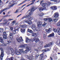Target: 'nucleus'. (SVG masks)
<instances>
[{
  "mask_svg": "<svg viewBox=\"0 0 60 60\" xmlns=\"http://www.w3.org/2000/svg\"><path fill=\"white\" fill-rule=\"evenodd\" d=\"M11 50V54L12 56L13 55V53H14L15 55H20L21 53L24 52V51L22 49H20L19 50V51L18 52V51L17 50H15V51H13V49L12 48H11L10 49Z\"/></svg>",
  "mask_w": 60,
  "mask_h": 60,
  "instance_id": "f257e3e1",
  "label": "nucleus"
},
{
  "mask_svg": "<svg viewBox=\"0 0 60 60\" xmlns=\"http://www.w3.org/2000/svg\"><path fill=\"white\" fill-rule=\"evenodd\" d=\"M33 12L31 11L29 13L28 15H26L25 16L23 17V18H27L28 20H32L33 19V17H31L30 16H31V15L33 14Z\"/></svg>",
  "mask_w": 60,
  "mask_h": 60,
  "instance_id": "f03ea898",
  "label": "nucleus"
},
{
  "mask_svg": "<svg viewBox=\"0 0 60 60\" xmlns=\"http://www.w3.org/2000/svg\"><path fill=\"white\" fill-rule=\"evenodd\" d=\"M0 49L1 51V53L0 55V59L1 60H3V57L4 55V52L3 51V49L2 48H0Z\"/></svg>",
  "mask_w": 60,
  "mask_h": 60,
  "instance_id": "7ed1b4c3",
  "label": "nucleus"
},
{
  "mask_svg": "<svg viewBox=\"0 0 60 60\" xmlns=\"http://www.w3.org/2000/svg\"><path fill=\"white\" fill-rule=\"evenodd\" d=\"M14 1H11L10 2L9 5H8V6L7 7V8L8 9H10V8H11V7H12V6H14V4H11Z\"/></svg>",
  "mask_w": 60,
  "mask_h": 60,
  "instance_id": "20e7f679",
  "label": "nucleus"
},
{
  "mask_svg": "<svg viewBox=\"0 0 60 60\" xmlns=\"http://www.w3.org/2000/svg\"><path fill=\"white\" fill-rule=\"evenodd\" d=\"M31 28L33 29V30L34 31H35V30L36 31H40V30L39 29L37 30V28L36 27L35 25L34 24H33L32 25Z\"/></svg>",
  "mask_w": 60,
  "mask_h": 60,
  "instance_id": "39448f33",
  "label": "nucleus"
},
{
  "mask_svg": "<svg viewBox=\"0 0 60 60\" xmlns=\"http://www.w3.org/2000/svg\"><path fill=\"white\" fill-rule=\"evenodd\" d=\"M31 50V48L30 47H27L26 48V49L25 50L23 51V53H27V51H29Z\"/></svg>",
  "mask_w": 60,
  "mask_h": 60,
  "instance_id": "423d86ee",
  "label": "nucleus"
},
{
  "mask_svg": "<svg viewBox=\"0 0 60 60\" xmlns=\"http://www.w3.org/2000/svg\"><path fill=\"white\" fill-rule=\"evenodd\" d=\"M16 40V41L19 42H20L21 41H23V40L22 39V38L21 37H20L19 38H17Z\"/></svg>",
  "mask_w": 60,
  "mask_h": 60,
  "instance_id": "0eeeda50",
  "label": "nucleus"
},
{
  "mask_svg": "<svg viewBox=\"0 0 60 60\" xmlns=\"http://www.w3.org/2000/svg\"><path fill=\"white\" fill-rule=\"evenodd\" d=\"M38 26V27H41V25H42V22L41 21H38L37 22Z\"/></svg>",
  "mask_w": 60,
  "mask_h": 60,
  "instance_id": "6e6552de",
  "label": "nucleus"
},
{
  "mask_svg": "<svg viewBox=\"0 0 60 60\" xmlns=\"http://www.w3.org/2000/svg\"><path fill=\"white\" fill-rule=\"evenodd\" d=\"M42 6L43 7V8L45 10H46V7L48 6V4L46 3H43L42 4Z\"/></svg>",
  "mask_w": 60,
  "mask_h": 60,
  "instance_id": "1a4fd4ad",
  "label": "nucleus"
},
{
  "mask_svg": "<svg viewBox=\"0 0 60 60\" xmlns=\"http://www.w3.org/2000/svg\"><path fill=\"white\" fill-rule=\"evenodd\" d=\"M33 40L35 41V42H37L38 41H40L39 39V38H37L36 37H34L33 39Z\"/></svg>",
  "mask_w": 60,
  "mask_h": 60,
  "instance_id": "9d476101",
  "label": "nucleus"
},
{
  "mask_svg": "<svg viewBox=\"0 0 60 60\" xmlns=\"http://www.w3.org/2000/svg\"><path fill=\"white\" fill-rule=\"evenodd\" d=\"M33 41L34 40L32 39H29L28 38H27L26 39V40L25 41L26 42H30V41Z\"/></svg>",
  "mask_w": 60,
  "mask_h": 60,
  "instance_id": "9b49d317",
  "label": "nucleus"
},
{
  "mask_svg": "<svg viewBox=\"0 0 60 60\" xmlns=\"http://www.w3.org/2000/svg\"><path fill=\"white\" fill-rule=\"evenodd\" d=\"M25 22L26 23H27L29 25H31V24L32 23V22H31L30 21H25Z\"/></svg>",
  "mask_w": 60,
  "mask_h": 60,
  "instance_id": "f8f14e48",
  "label": "nucleus"
},
{
  "mask_svg": "<svg viewBox=\"0 0 60 60\" xmlns=\"http://www.w3.org/2000/svg\"><path fill=\"white\" fill-rule=\"evenodd\" d=\"M51 8L52 10H56L57 9V8L56 6H53L51 7Z\"/></svg>",
  "mask_w": 60,
  "mask_h": 60,
  "instance_id": "ddd939ff",
  "label": "nucleus"
},
{
  "mask_svg": "<svg viewBox=\"0 0 60 60\" xmlns=\"http://www.w3.org/2000/svg\"><path fill=\"white\" fill-rule=\"evenodd\" d=\"M3 38L4 39H6V32H3Z\"/></svg>",
  "mask_w": 60,
  "mask_h": 60,
  "instance_id": "4468645a",
  "label": "nucleus"
},
{
  "mask_svg": "<svg viewBox=\"0 0 60 60\" xmlns=\"http://www.w3.org/2000/svg\"><path fill=\"white\" fill-rule=\"evenodd\" d=\"M59 15L58 13H55V15L54 16V17L55 18H57L58 17H59Z\"/></svg>",
  "mask_w": 60,
  "mask_h": 60,
  "instance_id": "2eb2a0df",
  "label": "nucleus"
},
{
  "mask_svg": "<svg viewBox=\"0 0 60 60\" xmlns=\"http://www.w3.org/2000/svg\"><path fill=\"white\" fill-rule=\"evenodd\" d=\"M10 38L11 40H12L13 38V35H12V34L11 33H10Z\"/></svg>",
  "mask_w": 60,
  "mask_h": 60,
  "instance_id": "dca6fc26",
  "label": "nucleus"
},
{
  "mask_svg": "<svg viewBox=\"0 0 60 60\" xmlns=\"http://www.w3.org/2000/svg\"><path fill=\"white\" fill-rule=\"evenodd\" d=\"M43 10H45L44 8L42 7H40L38 8V10L40 11H42Z\"/></svg>",
  "mask_w": 60,
  "mask_h": 60,
  "instance_id": "f3484780",
  "label": "nucleus"
},
{
  "mask_svg": "<svg viewBox=\"0 0 60 60\" xmlns=\"http://www.w3.org/2000/svg\"><path fill=\"white\" fill-rule=\"evenodd\" d=\"M25 56L27 58L29 59V60H32V59L31 57H29V56L26 55Z\"/></svg>",
  "mask_w": 60,
  "mask_h": 60,
  "instance_id": "a211bd4d",
  "label": "nucleus"
},
{
  "mask_svg": "<svg viewBox=\"0 0 60 60\" xmlns=\"http://www.w3.org/2000/svg\"><path fill=\"white\" fill-rule=\"evenodd\" d=\"M54 36V33H53L51 34H50L48 36V37H53Z\"/></svg>",
  "mask_w": 60,
  "mask_h": 60,
  "instance_id": "6ab92c4d",
  "label": "nucleus"
},
{
  "mask_svg": "<svg viewBox=\"0 0 60 60\" xmlns=\"http://www.w3.org/2000/svg\"><path fill=\"white\" fill-rule=\"evenodd\" d=\"M46 31L47 33H50L51 31V28H49V30H46Z\"/></svg>",
  "mask_w": 60,
  "mask_h": 60,
  "instance_id": "aec40b11",
  "label": "nucleus"
},
{
  "mask_svg": "<svg viewBox=\"0 0 60 60\" xmlns=\"http://www.w3.org/2000/svg\"><path fill=\"white\" fill-rule=\"evenodd\" d=\"M28 31L30 34H33V31H32L31 30H29V29H28Z\"/></svg>",
  "mask_w": 60,
  "mask_h": 60,
  "instance_id": "412c9836",
  "label": "nucleus"
},
{
  "mask_svg": "<svg viewBox=\"0 0 60 60\" xmlns=\"http://www.w3.org/2000/svg\"><path fill=\"white\" fill-rule=\"evenodd\" d=\"M20 47H21L22 48H25V47L26 46V45L25 44H24L23 45H20Z\"/></svg>",
  "mask_w": 60,
  "mask_h": 60,
  "instance_id": "4be33fe9",
  "label": "nucleus"
},
{
  "mask_svg": "<svg viewBox=\"0 0 60 60\" xmlns=\"http://www.w3.org/2000/svg\"><path fill=\"white\" fill-rule=\"evenodd\" d=\"M21 31L22 33H24L25 31V29H21Z\"/></svg>",
  "mask_w": 60,
  "mask_h": 60,
  "instance_id": "5701e85b",
  "label": "nucleus"
},
{
  "mask_svg": "<svg viewBox=\"0 0 60 60\" xmlns=\"http://www.w3.org/2000/svg\"><path fill=\"white\" fill-rule=\"evenodd\" d=\"M48 20L49 22H51V21H53L52 19L51 18H48Z\"/></svg>",
  "mask_w": 60,
  "mask_h": 60,
  "instance_id": "b1692460",
  "label": "nucleus"
},
{
  "mask_svg": "<svg viewBox=\"0 0 60 60\" xmlns=\"http://www.w3.org/2000/svg\"><path fill=\"white\" fill-rule=\"evenodd\" d=\"M49 46H50L49 45V44H46L45 46H44V47L45 48H47V47H49Z\"/></svg>",
  "mask_w": 60,
  "mask_h": 60,
  "instance_id": "393cba45",
  "label": "nucleus"
},
{
  "mask_svg": "<svg viewBox=\"0 0 60 60\" xmlns=\"http://www.w3.org/2000/svg\"><path fill=\"white\" fill-rule=\"evenodd\" d=\"M6 9H7H7L5 8V9H4L3 10H2L0 12V14H1V13H2V12H3V11H5V10H6Z\"/></svg>",
  "mask_w": 60,
  "mask_h": 60,
  "instance_id": "a878e982",
  "label": "nucleus"
},
{
  "mask_svg": "<svg viewBox=\"0 0 60 60\" xmlns=\"http://www.w3.org/2000/svg\"><path fill=\"white\" fill-rule=\"evenodd\" d=\"M35 10V9L34 7H33L31 9V11L33 12V11H34Z\"/></svg>",
  "mask_w": 60,
  "mask_h": 60,
  "instance_id": "bb28decb",
  "label": "nucleus"
},
{
  "mask_svg": "<svg viewBox=\"0 0 60 60\" xmlns=\"http://www.w3.org/2000/svg\"><path fill=\"white\" fill-rule=\"evenodd\" d=\"M13 57H11V59L7 58L5 60H13Z\"/></svg>",
  "mask_w": 60,
  "mask_h": 60,
  "instance_id": "cd10ccee",
  "label": "nucleus"
},
{
  "mask_svg": "<svg viewBox=\"0 0 60 60\" xmlns=\"http://www.w3.org/2000/svg\"><path fill=\"white\" fill-rule=\"evenodd\" d=\"M46 25H47V23H46L45 22H44V23L42 24V26H43L44 27L45 26H46Z\"/></svg>",
  "mask_w": 60,
  "mask_h": 60,
  "instance_id": "c85d7f7f",
  "label": "nucleus"
},
{
  "mask_svg": "<svg viewBox=\"0 0 60 60\" xmlns=\"http://www.w3.org/2000/svg\"><path fill=\"white\" fill-rule=\"evenodd\" d=\"M0 42H4L3 39L1 37L0 38Z\"/></svg>",
  "mask_w": 60,
  "mask_h": 60,
  "instance_id": "c756f323",
  "label": "nucleus"
},
{
  "mask_svg": "<svg viewBox=\"0 0 60 60\" xmlns=\"http://www.w3.org/2000/svg\"><path fill=\"white\" fill-rule=\"evenodd\" d=\"M10 43H11V41L10 40L8 41L7 42V43L8 44H9Z\"/></svg>",
  "mask_w": 60,
  "mask_h": 60,
  "instance_id": "7c9ffc66",
  "label": "nucleus"
},
{
  "mask_svg": "<svg viewBox=\"0 0 60 60\" xmlns=\"http://www.w3.org/2000/svg\"><path fill=\"white\" fill-rule=\"evenodd\" d=\"M56 25L57 26H60V20L59 22L57 23H56Z\"/></svg>",
  "mask_w": 60,
  "mask_h": 60,
  "instance_id": "2f4dec72",
  "label": "nucleus"
},
{
  "mask_svg": "<svg viewBox=\"0 0 60 60\" xmlns=\"http://www.w3.org/2000/svg\"><path fill=\"white\" fill-rule=\"evenodd\" d=\"M43 53L42 54H41L40 55V58H41V59H42V58L43 57Z\"/></svg>",
  "mask_w": 60,
  "mask_h": 60,
  "instance_id": "473e14b6",
  "label": "nucleus"
},
{
  "mask_svg": "<svg viewBox=\"0 0 60 60\" xmlns=\"http://www.w3.org/2000/svg\"><path fill=\"white\" fill-rule=\"evenodd\" d=\"M4 29L3 28H0V33L1 32H3L4 31Z\"/></svg>",
  "mask_w": 60,
  "mask_h": 60,
  "instance_id": "72a5a7b5",
  "label": "nucleus"
},
{
  "mask_svg": "<svg viewBox=\"0 0 60 60\" xmlns=\"http://www.w3.org/2000/svg\"><path fill=\"white\" fill-rule=\"evenodd\" d=\"M40 16H43V14L42 12L40 13L39 14Z\"/></svg>",
  "mask_w": 60,
  "mask_h": 60,
  "instance_id": "f704fd0d",
  "label": "nucleus"
},
{
  "mask_svg": "<svg viewBox=\"0 0 60 60\" xmlns=\"http://www.w3.org/2000/svg\"><path fill=\"white\" fill-rule=\"evenodd\" d=\"M51 1H53L54 2H56V3H58V1L56 0H50Z\"/></svg>",
  "mask_w": 60,
  "mask_h": 60,
  "instance_id": "c9c22d12",
  "label": "nucleus"
},
{
  "mask_svg": "<svg viewBox=\"0 0 60 60\" xmlns=\"http://www.w3.org/2000/svg\"><path fill=\"white\" fill-rule=\"evenodd\" d=\"M57 33H60V29L58 28L57 30Z\"/></svg>",
  "mask_w": 60,
  "mask_h": 60,
  "instance_id": "e433bc0d",
  "label": "nucleus"
},
{
  "mask_svg": "<svg viewBox=\"0 0 60 60\" xmlns=\"http://www.w3.org/2000/svg\"><path fill=\"white\" fill-rule=\"evenodd\" d=\"M42 52L43 53H44V52H46V49L43 50H42Z\"/></svg>",
  "mask_w": 60,
  "mask_h": 60,
  "instance_id": "4c0bfd02",
  "label": "nucleus"
},
{
  "mask_svg": "<svg viewBox=\"0 0 60 60\" xmlns=\"http://www.w3.org/2000/svg\"><path fill=\"white\" fill-rule=\"evenodd\" d=\"M53 31L54 32H57V30H56V29L55 28H53Z\"/></svg>",
  "mask_w": 60,
  "mask_h": 60,
  "instance_id": "58836bf2",
  "label": "nucleus"
},
{
  "mask_svg": "<svg viewBox=\"0 0 60 60\" xmlns=\"http://www.w3.org/2000/svg\"><path fill=\"white\" fill-rule=\"evenodd\" d=\"M7 23V22H6L4 23H2V24L3 25H6Z\"/></svg>",
  "mask_w": 60,
  "mask_h": 60,
  "instance_id": "ea45409f",
  "label": "nucleus"
},
{
  "mask_svg": "<svg viewBox=\"0 0 60 60\" xmlns=\"http://www.w3.org/2000/svg\"><path fill=\"white\" fill-rule=\"evenodd\" d=\"M13 20V19H8L7 21L8 22H9V21H11V20Z\"/></svg>",
  "mask_w": 60,
  "mask_h": 60,
  "instance_id": "a19ab883",
  "label": "nucleus"
},
{
  "mask_svg": "<svg viewBox=\"0 0 60 60\" xmlns=\"http://www.w3.org/2000/svg\"><path fill=\"white\" fill-rule=\"evenodd\" d=\"M16 30H13V33L14 34H16Z\"/></svg>",
  "mask_w": 60,
  "mask_h": 60,
  "instance_id": "79ce46f5",
  "label": "nucleus"
},
{
  "mask_svg": "<svg viewBox=\"0 0 60 60\" xmlns=\"http://www.w3.org/2000/svg\"><path fill=\"white\" fill-rule=\"evenodd\" d=\"M26 0H25L24 1H23L22 3H20V4L18 5V6L19 5H21V4H23V3H25V2H26Z\"/></svg>",
  "mask_w": 60,
  "mask_h": 60,
  "instance_id": "37998d69",
  "label": "nucleus"
},
{
  "mask_svg": "<svg viewBox=\"0 0 60 60\" xmlns=\"http://www.w3.org/2000/svg\"><path fill=\"white\" fill-rule=\"evenodd\" d=\"M27 26V25H23V28H25Z\"/></svg>",
  "mask_w": 60,
  "mask_h": 60,
  "instance_id": "c03bdc74",
  "label": "nucleus"
},
{
  "mask_svg": "<svg viewBox=\"0 0 60 60\" xmlns=\"http://www.w3.org/2000/svg\"><path fill=\"white\" fill-rule=\"evenodd\" d=\"M53 44L54 43L53 42L50 43L49 44V46H50V45H53Z\"/></svg>",
  "mask_w": 60,
  "mask_h": 60,
  "instance_id": "a18cd8bd",
  "label": "nucleus"
},
{
  "mask_svg": "<svg viewBox=\"0 0 60 60\" xmlns=\"http://www.w3.org/2000/svg\"><path fill=\"white\" fill-rule=\"evenodd\" d=\"M53 20L54 22H56L57 21V19H53Z\"/></svg>",
  "mask_w": 60,
  "mask_h": 60,
  "instance_id": "49530a36",
  "label": "nucleus"
},
{
  "mask_svg": "<svg viewBox=\"0 0 60 60\" xmlns=\"http://www.w3.org/2000/svg\"><path fill=\"white\" fill-rule=\"evenodd\" d=\"M48 18H44V21H47V20H48Z\"/></svg>",
  "mask_w": 60,
  "mask_h": 60,
  "instance_id": "de8ad7c7",
  "label": "nucleus"
},
{
  "mask_svg": "<svg viewBox=\"0 0 60 60\" xmlns=\"http://www.w3.org/2000/svg\"><path fill=\"white\" fill-rule=\"evenodd\" d=\"M32 36H35V33H34L32 34Z\"/></svg>",
  "mask_w": 60,
  "mask_h": 60,
  "instance_id": "09e8293b",
  "label": "nucleus"
},
{
  "mask_svg": "<svg viewBox=\"0 0 60 60\" xmlns=\"http://www.w3.org/2000/svg\"><path fill=\"white\" fill-rule=\"evenodd\" d=\"M39 48L37 49H35L34 50H35V51H38V50H39Z\"/></svg>",
  "mask_w": 60,
  "mask_h": 60,
  "instance_id": "8fccbe9b",
  "label": "nucleus"
},
{
  "mask_svg": "<svg viewBox=\"0 0 60 60\" xmlns=\"http://www.w3.org/2000/svg\"><path fill=\"white\" fill-rule=\"evenodd\" d=\"M43 37L44 39H45V37H46V35H45V34H44L43 35Z\"/></svg>",
  "mask_w": 60,
  "mask_h": 60,
  "instance_id": "3c124183",
  "label": "nucleus"
},
{
  "mask_svg": "<svg viewBox=\"0 0 60 60\" xmlns=\"http://www.w3.org/2000/svg\"><path fill=\"white\" fill-rule=\"evenodd\" d=\"M45 50L46 52L47 51H49V49L45 48Z\"/></svg>",
  "mask_w": 60,
  "mask_h": 60,
  "instance_id": "603ef678",
  "label": "nucleus"
},
{
  "mask_svg": "<svg viewBox=\"0 0 60 60\" xmlns=\"http://www.w3.org/2000/svg\"><path fill=\"white\" fill-rule=\"evenodd\" d=\"M10 15H5L3 16L4 17H10Z\"/></svg>",
  "mask_w": 60,
  "mask_h": 60,
  "instance_id": "864d4df0",
  "label": "nucleus"
},
{
  "mask_svg": "<svg viewBox=\"0 0 60 60\" xmlns=\"http://www.w3.org/2000/svg\"><path fill=\"white\" fill-rule=\"evenodd\" d=\"M39 56V55L37 54L36 55V58H37V57H38Z\"/></svg>",
  "mask_w": 60,
  "mask_h": 60,
  "instance_id": "5fc2aeb1",
  "label": "nucleus"
},
{
  "mask_svg": "<svg viewBox=\"0 0 60 60\" xmlns=\"http://www.w3.org/2000/svg\"><path fill=\"white\" fill-rule=\"evenodd\" d=\"M19 9H17L16 11L15 12V13H18L19 12L18 11V10H19Z\"/></svg>",
  "mask_w": 60,
  "mask_h": 60,
  "instance_id": "6e6d98bb",
  "label": "nucleus"
},
{
  "mask_svg": "<svg viewBox=\"0 0 60 60\" xmlns=\"http://www.w3.org/2000/svg\"><path fill=\"white\" fill-rule=\"evenodd\" d=\"M12 23H13L14 24L16 23V21H14L12 22Z\"/></svg>",
  "mask_w": 60,
  "mask_h": 60,
  "instance_id": "4d7b16f0",
  "label": "nucleus"
},
{
  "mask_svg": "<svg viewBox=\"0 0 60 60\" xmlns=\"http://www.w3.org/2000/svg\"><path fill=\"white\" fill-rule=\"evenodd\" d=\"M1 45L2 46H5L6 45V44H3Z\"/></svg>",
  "mask_w": 60,
  "mask_h": 60,
  "instance_id": "13d9d810",
  "label": "nucleus"
},
{
  "mask_svg": "<svg viewBox=\"0 0 60 60\" xmlns=\"http://www.w3.org/2000/svg\"><path fill=\"white\" fill-rule=\"evenodd\" d=\"M10 29H11V30L12 31V30H13V27H10Z\"/></svg>",
  "mask_w": 60,
  "mask_h": 60,
  "instance_id": "bf43d9fd",
  "label": "nucleus"
},
{
  "mask_svg": "<svg viewBox=\"0 0 60 60\" xmlns=\"http://www.w3.org/2000/svg\"><path fill=\"white\" fill-rule=\"evenodd\" d=\"M20 27H21L22 28H23V25H20Z\"/></svg>",
  "mask_w": 60,
  "mask_h": 60,
  "instance_id": "052dcab7",
  "label": "nucleus"
},
{
  "mask_svg": "<svg viewBox=\"0 0 60 60\" xmlns=\"http://www.w3.org/2000/svg\"><path fill=\"white\" fill-rule=\"evenodd\" d=\"M38 35V33H35V36H37Z\"/></svg>",
  "mask_w": 60,
  "mask_h": 60,
  "instance_id": "680f3d73",
  "label": "nucleus"
},
{
  "mask_svg": "<svg viewBox=\"0 0 60 60\" xmlns=\"http://www.w3.org/2000/svg\"><path fill=\"white\" fill-rule=\"evenodd\" d=\"M7 21V19H5L3 21L4 22H5V21Z\"/></svg>",
  "mask_w": 60,
  "mask_h": 60,
  "instance_id": "e2e57ef3",
  "label": "nucleus"
},
{
  "mask_svg": "<svg viewBox=\"0 0 60 60\" xmlns=\"http://www.w3.org/2000/svg\"><path fill=\"white\" fill-rule=\"evenodd\" d=\"M16 31H19V29H17L16 30H15Z\"/></svg>",
  "mask_w": 60,
  "mask_h": 60,
  "instance_id": "0e129e2a",
  "label": "nucleus"
},
{
  "mask_svg": "<svg viewBox=\"0 0 60 60\" xmlns=\"http://www.w3.org/2000/svg\"><path fill=\"white\" fill-rule=\"evenodd\" d=\"M17 26H16L15 27V29H16V28H17Z\"/></svg>",
  "mask_w": 60,
  "mask_h": 60,
  "instance_id": "69168bd1",
  "label": "nucleus"
},
{
  "mask_svg": "<svg viewBox=\"0 0 60 60\" xmlns=\"http://www.w3.org/2000/svg\"><path fill=\"white\" fill-rule=\"evenodd\" d=\"M34 4V2H33L32 3H31L30 4V5H32V4Z\"/></svg>",
  "mask_w": 60,
  "mask_h": 60,
  "instance_id": "338daca9",
  "label": "nucleus"
},
{
  "mask_svg": "<svg viewBox=\"0 0 60 60\" xmlns=\"http://www.w3.org/2000/svg\"><path fill=\"white\" fill-rule=\"evenodd\" d=\"M30 4L26 6V7H28V6H30Z\"/></svg>",
  "mask_w": 60,
  "mask_h": 60,
  "instance_id": "774afa93",
  "label": "nucleus"
}]
</instances>
